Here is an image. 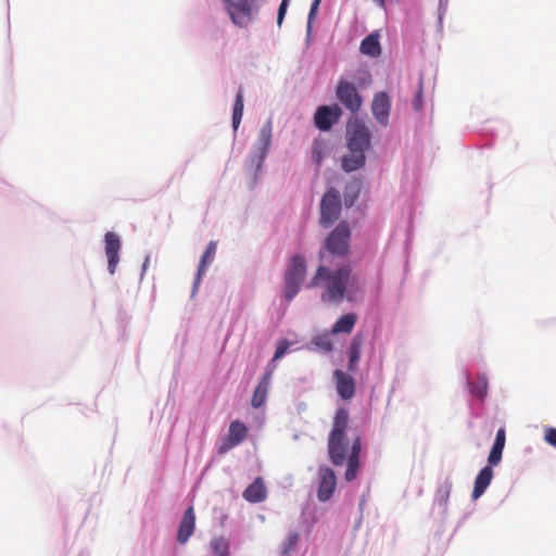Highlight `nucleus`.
Returning <instances> with one entry per match:
<instances>
[{
    "label": "nucleus",
    "mask_w": 556,
    "mask_h": 556,
    "mask_svg": "<svg viewBox=\"0 0 556 556\" xmlns=\"http://www.w3.org/2000/svg\"><path fill=\"white\" fill-rule=\"evenodd\" d=\"M350 414L345 407H339L332 419L331 431L328 437L327 450L329 460L333 466L346 463L344 478L348 482L354 481L361 468L362 438L355 437L350 446L346 434Z\"/></svg>",
    "instance_id": "obj_1"
},
{
    "label": "nucleus",
    "mask_w": 556,
    "mask_h": 556,
    "mask_svg": "<svg viewBox=\"0 0 556 556\" xmlns=\"http://www.w3.org/2000/svg\"><path fill=\"white\" fill-rule=\"evenodd\" d=\"M323 287L321 300L327 303H340L349 291L358 290V278L349 264L331 269L319 265L308 288Z\"/></svg>",
    "instance_id": "obj_2"
},
{
    "label": "nucleus",
    "mask_w": 556,
    "mask_h": 556,
    "mask_svg": "<svg viewBox=\"0 0 556 556\" xmlns=\"http://www.w3.org/2000/svg\"><path fill=\"white\" fill-rule=\"evenodd\" d=\"M305 276L306 261L301 254H295L291 257L283 277V295L287 301H291L300 292Z\"/></svg>",
    "instance_id": "obj_3"
},
{
    "label": "nucleus",
    "mask_w": 556,
    "mask_h": 556,
    "mask_svg": "<svg viewBox=\"0 0 556 556\" xmlns=\"http://www.w3.org/2000/svg\"><path fill=\"white\" fill-rule=\"evenodd\" d=\"M351 228L348 222H340L325 240L326 250L336 256L344 257L350 251Z\"/></svg>",
    "instance_id": "obj_4"
},
{
    "label": "nucleus",
    "mask_w": 556,
    "mask_h": 556,
    "mask_svg": "<svg viewBox=\"0 0 556 556\" xmlns=\"http://www.w3.org/2000/svg\"><path fill=\"white\" fill-rule=\"evenodd\" d=\"M348 149H358L367 152L371 149V134L364 122L354 119L348 123L345 131Z\"/></svg>",
    "instance_id": "obj_5"
},
{
    "label": "nucleus",
    "mask_w": 556,
    "mask_h": 556,
    "mask_svg": "<svg viewBox=\"0 0 556 556\" xmlns=\"http://www.w3.org/2000/svg\"><path fill=\"white\" fill-rule=\"evenodd\" d=\"M227 12L233 24L245 27L257 13L256 3L258 0H224Z\"/></svg>",
    "instance_id": "obj_6"
},
{
    "label": "nucleus",
    "mask_w": 556,
    "mask_h": 556,
    "mask_svg": "<svg viewBox=\"0 0 556 556\" xmlns=\"http://www.w3.org/2000/svg\"><path fill=\"white\" fill-rule=\"evenodd\" d=\"M341 214V197L337 189H328L320 201V225L330 227Z\"/></svg>",
    "instance_id": "obj_7"
},
{
    "label": "nucleus",
    "mask_w": 556,
    "mask_h": 556,
    "mask_svg": "<svg viewBox=\"0 0 556 556\" xmlns=\"http://www.w3.org/2000/svg\"><path fill=\"white\" fill-rule=\"evenodd\" d=\"M336 97L340 103L352 113L361 110L363 99L355 85L345 79H340L336 88Z\"/></svg>",
    "instance_id": "obj_8"
},
{
    "label": "nucleus",
    "mask_w": 556,
    "mask_h": 556,
    "mask_svg": "<svg viewBox=\"0 0 556 556\" xmlns=\"http://www.w3.org/2000/svg\"><path fill=\"white\" fill-rule=\"evenodd\" d=\"M271 135H273V122L268 119L260 129L255 153L251 159V163L256 166V168H261L270 148L271 143Z\"/></svg>",
    "instance_id": "obj_9"
},
{
    "label": "nucleus",
    "mask_w": 556,
    "mask_h": 556,
    "mask_svg": "<svg viewBox=\"0 0 556 556\" xmlns=\"http://www.w3.org/2000/svg\"><path fill=\"white\" fill-rule=\"evenodd\" d=\"M248 427L240 420H233L229 425L228 434L217 446V453L223 455L230 448L239 445L248 437Z\"/></svg>",
    "instance_id": "obj_10"
},
{
    "label": "nucleus",
    "mask_w": 556,
    "mask_h": 556,
    "mask_svg": "<svg viewBox=\"0 0 556 556\" xmlns=\"http://www.w3.org/2000/svg\"><path fill=\"white\" fill-rule=\"evenodd\" d=\"M318 490L317 498L319 502H327L331 498L337 486V477L334 471L328 466L318 467Z\"/></svg>",
    "instance_id": "obj_11"
},
{
    "label": "nucleus",
    "mask_w": 556,
    "mask_h": 556,
    "mask_svg": "<svg viewBox=\"0 0 556 556\" xmlns=\"http://www.w3.org/2000/svg\"><path fill=\"white\" fill-rule=\"evenodd\" d=\"M342 110L338 104L319 106L314 115V123L321 131L329 130L341 117Z\"/></svg>",
    "instance_id": "obj_12"
},
{
    "label": "nucleus",
    "mask_w": 556,
    "mask_h": 556,
    "mask_svg": "<svg viewBox=\"0 0 556 556\" xmlns=\"http://www.w3.org/2000/svg\"><path fill=\"white\" fill-rule=\"evenodd\" d=\"M104 241L108 269L111 275H114L119 262V251L122 248L121 239L116 233L109 231L104 236Z\"/></svg>",
    "instance_id": "obj_13"
},
{
    "label": "nucleus",
    "mask_w": 556,
    "mask_h": 556,
    "mask_svg": "<svg viewBox=\"0 0 556 556\" xmlns=\"http://www.w3.org/2000/svg\"><path fill=\"white\" fill-rule=\"evenodd\" d=\"M371 111L372 115L381 126L388 125L391 111V100L384 91H380L374 96Z\"/></svg>",
    "instance_id": "obj_14"
},
{
    "label": "nucleus",
    "mask_w": 556,
    "mask_h": 556,
    "mask_svg": "<svg viewBox=\"0 0 556 556\" xmlns=\"http://www.w3.org/2000/svg\"><path fill=\"white\" fill-rule=\"evenodd\" d=\"M333 377L339 396L343 400H351L355 394V381L353 377L340 369L334 370Z\"/></svg>",
    "instance_id": "obj_15"
},
{
    "label": "nucleus",
    "mask_w": 556,
    "mask_h": 556,
    "mask_svg": "<svg viewBox=\"0 0 556 556\" xmlns=\"http://www.w3.org/2000/svg\"><path fill=\"white\" fill-rule=\"evenodd\" d=\"M348 151L349 152L340 160L341 168L345 173H352L363 168L366 164V152L358 149H348Z\"/></svg>",
    "instance_id": "obj_16"
},
{
    "label": "nucleus",
    "mask_w": 556,
    "mask_h": 556,
    "mask_svg": "<svg viewBox=\"0 0 556 556\" xmlns=\"http://www.w3.org/2000/svg\"><path fill=\"white\" fill-rule=\"evenodd\" d=\"M267 488L262 477H257L242 493L243 498L252 504L264 502L267 498Z\"/></svg>",
    "instance_id": "obj_17"
},
{
    "label": "nucleus",
    "mask_w": 556,
    "mask_h": 556,
    "mask_svg": "<svg viewBox=\"0 0 556 556\" xmlns=\"http://www.w3.org/2000/svg\"><path fill=\"white\" fill-rule=\"evenodd\" d=\"M195 528V515L193 507H189L181 519V522L177 532V542L179 544H185L188 542L189 538L193 534Z\"/></svg>",
    "instance_id": "obj_18"
},
{
    "label": "nucleus",
    "mask_w": 556,
    "mask_h": 556,
    "mask_svg": "<svg viewBox=\"0 0 556 556\" xmlns=\"http://www.w3.org/2000/svg\"><path fill=\"white\" fill-rule=\"evenodd\" d=\"M271 375V370H267L261 378L258 384L256 386L251 400V405L254 408H260L261 406L264 405L270 387Z\"/></svg>",
    "instance_id": "obj_19"
},
{
    "label": "nucleus",
    "mask_w": 556,
    "mask_h": 556,
    "mask_svg": "<svg viewBox=\"0 0 556 556\" xmlns=\"http://www.w3.org/2000/svg\"><path fill=\"white\" fill-rule=\"evenodd\" d=\"M216 250H217V243L215 241L208 242V244L206 245V249L201 257V261H200L198 273H197V276H195V279L193 282V292H195V290L198 289V287L202 280V276H203L204 271L214 261Z\"/></svg>",
    "instance_id": "obj_20"
},
{
    "label": "nucleus",
    "mask_w": 556,
    "mask_h": 556,
    "mask_svg": "<svg viewBox=\"0 0 556 556\" xmlns=\"http://www.w3.org/2000/svg\"><path fill=\"white\" fill-rule=\"evenodd\" d=\"M493 478V469L492 466L483 467L475 479V485L472 490V498H479L488 489Z\"/></svg>",
    "instance_id": "obj_21"
},
{
    "label": "nucleus",
    "mask_w": 556,
    "mask_h": 556,
    "mask_svg": "<svg viewBox=\"0 0 556 556\" xmlns=\"http://www.w3.org/2000/svg\"><path fill=\"white\" fill-rule=\"evenodd\" d=\"M363 345H364V337L362 334H356L351 340L349 349H348L349 371L354 372L357 370L358 362L362 356Z\"/></svg>",
    "instance_id": "obj_22"
},
{
    "label": "nucleus",
    "mask_w": 556,
    "mask_h": 556,
    "mask_svg": "<svg viewBox=\"0 0 556 556\" xmlns=\"http://www.w3.org/2000/svg\"><path fill=\"white\" fill-rule=\"evenodd\" d=\"M506 442V432L504 428H501L496 432L494 444L488 457V462L491 466H497L502 459L503 450Z\"/></svg>",
    "instance_id": "obj_23"
},
{
    "label": "nucleus",
    "mask_w": 556,
    "mask_h": 556,
    "mask_svg": "<svg viewBox=\"0 0 556 556\" xmlns=\"http://www.w3.org/2000/svg\"><path fill=\"white\" fill-rule=\"evenodd\" d=\"M357 321L355 313H348L338 318L331 328V334L351 333Z\"/></svg>",
    "instance_id": "obj_24"
},
{
    "label": "nucleus",
    "mask_w": 556,
    "mask_h": 556,
    "mask_svg": "<svg viewBox=\"0 0 556 556\" xmlns=\"http://www.w3.org/2000/svg\"><path fill=\"white\" fill-rule=\"evenodd\" d=\"M359 50L364 55L371 58L379 56L381 54L379 36L377 34L366 36L361 42Z\"/></svg>",
    "instance_id": "obj_25"
},
{
    "label": "nucleus",
    "mask_w": 556,
    "mask_h": 556,
    "mask_svg": "<svg viewBox=\"0 0 556 556\" xmlns=\"http://www.w3.org/2000/svg\"><path fill=\"white\" fill-rule=\"evenodd\" d=\"M243 115V92L240 88L236 96V101L232 109V128L235 131L239 128Z\"/></svg>",
    "instance_id": "obj_26"
},
{
    "label": "nucleus",
    "mask_w": 556,
    "mask_h": 556,
    "mask_svg": "<svg viewBox=\"0 0 556 556\" xmlns=\"http://www.w3.org/2000/svg\"><path fill=\"white\" fill-rule=\"evenodd\" d=\"M327 144L324 140H315L312 147V161L319 168L326 156Z\"/></svg>",
    "instance_id": "obj_27"
},
{
    "label": "nucleus",
    "mask_w": 556,
    "mask_h": 556,
    "mask_svg": "<svg viewBox=\"0 0 556 556\" xmlns=\"http://www.w3.org/2000/svg\"><path fill=\"white\" fill-rule=\"evenodd\" d=\"M361 191V181L353 179L345 188L344 203L346 206H351Z\"/></svg>",
    "instance_id": "obj_28"
},
{
    "label": "nucleus",
    "mask_w": 556,
    "mask_h": 556,
    "mask_svg": "<svg viewBox=\"0 0 556 556\" xmlns=\"http://www.w3.org/2000/svg\"><path fill=\"white\" fill-rule=\"evenodd\" d=\"M470 391L479 399H483L488 392V379L484 375H479L475 384L469 383Z\"/></svg>",
    "instance_id": "obj_29"
},
{
    "label": "nucleus",
    "mask_w": 556,
    "mask_h": 556,
    "mask_svg": "<svg viewBox=\"0 0 556 556\" xmlns=\"http://www.w3.org/2000/svg\"><path fill=\"white\" fill-rule=\"evenodd\" d=\"M312 344L319 351L324 353H329L333 349V344L329 338L328 333H321L312 340Z\"/></svg>",
    "instance_id": "obj_30"
},
{
    "label": "nucleus",
    "mask_w": 556,
    "mask_h": 556,
    "mask_svg": "<svg viewBox=\"0 0 556 556\" xmlns=\"http://www.w3.org/2000/svg\"><path fill=\"white\" fill-rule=\"evenodd\" d=\"M211 547L215 556H229V543L224 538H216L212 540Z\"/></svg>",
    "instance_id": "obj_31"
},
{
    "label": "nucleus",
    "mask_w": 556,
    "mask_h": 556,
    "mask_svg": "<svg viewBox=\"0 0 556 556\" xmlns=\"http://www.w3.org/2000/svg\"><path fill=\"white\" fill-rule=\"evenodd\" d=\"M299 539H300L299 533H296V532L291 533L287 538V540L282 543L281 553L283 555L291 553L295 548V546L299 542Z\"/></svg>",
    "instance_id": "obj_32"
},
{
    "label": "nucleus",
    "mask_w": 556,
    "mask_h": 556,
    "mask_svg": "<svg viewBox=\"0 0 556 556\" xmlns=\"http://www.w3.org/2000/svg\"><path fill=\"white\" fill-rule=\"evenodd\" d=\"M422 93H424V86H422V79L420 78L419 80V84H418V89L415 93V99H414V108L416 111H420L422 109Z\"/></svg>",
    "instance_id": "obj_33"
},
{
    "label": "nucleus",
    "mask_w": 556,
    "mask_h": 556,
    "mask_svg": "<svg viewBox=\"0 0 556 556\" xmlns=\"http://www.w3.org/2000/svg\"><path fill=\"white\" fill-rule=\"evenodd\" d=\"M289 348V343L286 340H281L275 351L274 361L281 358Z\"/></svg>",
    "instance_id": "obj_34"
},
{
    "label": "nucleus",
    "mask_w": 556,
    "mask_h": 556,
    "mask_svg": "<svg viewBox=\"0 0 556 556\" xmlns=\"http://www.w3.org/2000/svg\"><path fill=\"white\" fill-rule=\"evenodd\" d=\"M320 2H321V0H313V2H312L311 10H309V13H308V18H307V27L308 28L311 27V23H312V21L315 18V16L317 14V11L319 9Z\"/></svg>",
    "instance_id": "obj_35"
},
{
    "label": "nucleus",
    "mask_w": 556,
    "mask_h": 556,
    "mask_svg": "<svg viewBox=\"0 0 556 556\" xmlns=\"http://www.w3.org/2000/svg\"><path fill=\"white\" fill-rule=\"evenodd\" d=\"M545 441L556 447V428H547L544 432Z\"/></svg>",
    "instance_id": "obj_36"
},
{
    "label": "nucleus",
    "mask_w": 556,
    "mask_h": 556,
    "mask_svg": "<svg viewBox=\"0 0 556 556\" xmlns=\"http://www.w3.org/2000/svg\"><path fill=\"white\" fill-rule=\"evenodd\" d=\"M288 1L289 0H282L279 5L278 14H277V25L278 26H281V24L283 22V18H285L286 12H287Z\"/></svg>",
    "instance_id": "obj_37"
},
{
    "label": "nucleus",
    "mask_w": 556,
    "mask_h": 556,
    "mask_svg": "<svg viewBox=\"0 0 556 556\" xmlns=\"http://www.w3.org/2000/svg\"><path fill=\"white\" fill-rule=\"evenodd\" d=\"M374 2H376L380 8L386 7V0H374Z\"/></svg>",
    "instance_id": "obj_38"
},
{
    "label": "nucleus",
    "mask_w": 556,
    "mask_h": 556,
    "mask_svg": "<svg viewBox=\"0 0 556 556\" xmlns=\"http://www.w3.org/2000/svg\"><path fill=\"white\" fill-rule=\"evenodd\" d=\"M147 264H148V258L146 260V262H144V264H143V269H146Z\"/></svg>",
    "instance_id": "obj_39"
}]
</instances>
